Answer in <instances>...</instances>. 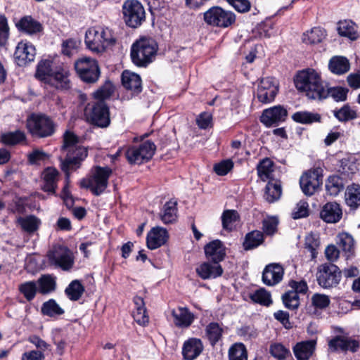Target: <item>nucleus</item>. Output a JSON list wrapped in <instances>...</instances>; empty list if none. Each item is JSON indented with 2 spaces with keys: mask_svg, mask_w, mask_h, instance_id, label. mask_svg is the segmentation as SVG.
<instances>
[{
  "mask_svg": "<svg viewBox=\"0 0 360 360\" xmlns=\"http://www.w3.org/2000/svg\"><path fill=\"white\" fill-rule=\"evenodd\" d=\"M65 153V158L60 157V167L65 172L66 179L70 173L80 167L81 162L87 157V149L79 143V138L71 131H66L63 135V145L61 148Z\"/></svg>",
  "mask_w": 360,
  "mask_h": 360,
  "instance_id": "nucleus-1",
  "label": "nucleus"
},
{
  "mask_svg": "<svg viewBox=\"0 0 360 360\" xmlns=\"http://www.w3.org/2000/svg\"><path fill=\"white\" fill-rule=\"evenodd\" d=\"M295 84L297 90L304 92L310 99L322 100L326 94V82L313 69L300 71L296 76Z\"/></svg>",
  "mask_w": 360,
  "mask_h": 360,
  "instance_id": "nucleus-2",
  "label": "nucleus"
},
{
  "mask_svg": "<svg viewBox=\"0 0 360 360\" xmlns=\"http://www.w3.org/2000/svg\"><path fill=\"white\" fill-rule=\"evenodd\" d=\"M115 42L116 38L108 27H90L85 34L86 47L95 53L104 52L108 47L115 45Z\"/></svg>",
  "mask_w": 360,
  "mask_h": 360,
  "instance_id": "nucleus-3",
  "label": "nucleus"
},
{
  "mask_svg": "<svg viewBox=\"0 0 360 360\" xmlns=\"http://www.w3.org/2000/svg\"><path fill=\"white\" fill-rule=\"evenodd\" d=\"M111 174L112 169L108 167H94L89 176L81 180L80 186L90 189L94 195H99L106 189Z\"/></svg>",
  "mask_w": 360,
  "mask_h": 360,
  "instance_id": "nucleus-4",
  "label": "nucleus"
},
{
  "mask_svg": "<svg viewBox=\"0 0 360 360\" xmlns=\"http://www.w3.org/2000/svg\"><path fill=\"white\" fill-rule=\"evenodd\" d=\"M157 48L154 41L142 39L132 45L131 57L133 63L138 66H146L151 62Z\"/></svg>",
  "mask_w": 360,
  "mask_h": 360,
  "instance_id": "nucleus-5",
  "label": "nucleus"
},
{
  "mask_svg": "<svg viewBox=\"0 0 360 360\" xmlns=\"http://www.w3.org/2000/svg\"><path fill=\"white\" fill-rule=\"evenodd\" d=\"M206 24L212 27L226 28L236 22V15L230 11H226L220 6H212L203 14Z\"/></svg>",
  "mask_w": 360,
  "mask_h": 360,
  "instance_id": "nucleus-6",
  "label": "nucleus"
},
{
  "mask_svg": "<svg viewBox=\"0 0 360 360\" xmlns=\"http://www.w3.org/2000/svg\"><path fill=\"white\" fill-rule=\"evenodd\" d=\"M318 284L323 288L336 287L340 282L342 273L339 267L331 263H324L317 267L316 274Z\"/></svg>",
  "mask_w": 360,
  "mask_h": 360,
  "instance_id": "nucleus-7",
  "label": "nucleus"
},
{
  "mask_svg": "<svg viewBox=\"0 0 360 360\" xmlns=\"http://www.w3.org/2000/svg\"><path fill=\"white\" fill-rule=\"evenodd\" d=\"M124 20L132 28L139 27L146 19L143 5L137 0H127L122 6Z\"/></svg>",
  "mask_w": 360,
  "mask_h": 360,
  "instance_id": "nucleus-8",
  "label": "nucleus"
},
{
  "mask_svg": "<svg viewBox=\"0 0 360 360\" xmlns=\"http://www.w3.org/2000/svg\"><path fill=\"white\" fill-rule=\"evenodd\" d=\"M27 126L32 135L39 137L49 136L54 132L53 121L44 115H32L27 120Z\"/></svg>",
  "mask_w": 360,
  "mask_h": 360,
  "instance_id": "nucleus-9",
  "label": "nucleus"
},
{
  "mask_svg": "<svg viewBox=\"0 0 360 360\" xmlns=\"http://www.w3.org/2000/svg\"><path fill=\"white\" fill-rule=\"evenodd\" d=\"M156 150V146L150 141H146L139 147L132 146L126 151V158L130 164H141L150 160Z\"/></svg>",
  "mask_w": 360,
  "mask_h": 360,
  "instance_id": "nucleus-10",
  "label": "nucleus"
},
{
  "mask_svg": "<svg viewBox=\"0 0 360 360\" xmlns=\"http://www.w3.org/2000/svg\"><path fill=\"white\" fill-rule=\"evenodd\" d=\"M75 67L80 78L85 82L94 83L100 76L98 65L93 58H81L75 62Z\"/></svg>",
  "mask_w": 360,
  "mask_h": 360,
  "instance_id": "nucleus-11",
  "label": "nucleus"
},
{
  "mask_svg": "<svg viewBox=\"0 0 360 360\" xmlns=\"http://www.w3.org/2000/svg\"><path fill=\"white\" fill-rule=\"evenodd\" d=\"M85 115L89 122L99 127H106L110 122L108 108L102 101L96 102L91 107H86Z\"/></svg>",
  "mask_w": 360,
  "mask_h": 360,
  "instance_id": "nucleus-12",
  "label": "nucleus"
},
{
  "mask_svg": "<svg viewBox=\"0 0 360 360\" xmlns=\"http://www.w3.org/2000/svg\"><path fill=\"white\" fill-rule=\"evenodd\" d=\"M51 264L69 270L72 267L74 260L70 250L65 246L54 245L47 254Z\"/></svg>",
  "mask_w": 360,
  "mask_h": 360,
  "instance_id": "nucleus-13",
  "label": "nucleus"
},
{
  "mask_svg": "<svg viewBox=\"0 0 360 360\" xmlns=\"http://www.w3.org/2000/svg\"><path fill=\"white\" fill-rule=\"evenodd\" d=\"M322 184V176L316 170H308L300 177V185L307 195H314Z\"/></svg>",
  "mask_w": 360,
  "mask_h": 360,
  "instance_id": "nucleus-14",
  "label": "nucleus"
},
{
  "mask_svg": "<svg viewBox=\"0 0 360 360\" xmlns=\"http://www.w3.org/2000/svg\"><path fill=\"white\" fill-rule=\"evenodd\" d=\"M278 92V85L272 77L261 79L258 85L257 96L262 103L271 102Z\"/></svg>",
  "mask_w": 360,
  "mask_h": 360,
  "instance_id": "nucleus-15",
  "label": "nucleus"
},
{
  "mask_svg": "<svg viewBox=\"0 0 360 360\" xmlns=\"http://www.w3.org/2000/svg\"><path fill=\"white\" fill-rule=\"evenodd\" d=\"M359 347L358 341L342 335H337L328 342V348L330 352L350 351L355 352Z\"/></svg>",
  "mask_w": 360,
  "mask_h": 360,
  "instance_id": "nucleus-16",
  "label": "nucleus"
},
{
  "mask_svg": "<svg viewBox=\"0 0 360 360\" xmlns=\"http://www.w3.org/2000/svg\"><path fill=\"white\" fill-rule=\"evenodd\" d=\"M46 84L58 89L70 88L69 70L67 66H57L48 79Z\"/></svg>",
  "mask_w": 360,
  "mask_h": 360,
  "instance_id": "nucleus-17",
  "label": "nucleus"
},
{
  "mask_svg": "<svg viewBox=\"0 0 360 360\" xmlns=\"http://www.w3.org/2000/svg\"><path fill=\"white\" fill-rule=\"evenodd\" d=\"M286 116L287 110L278 105L264 110L260 120L266 126L270 127L284 121Z\"/></svg>",
  "mask_w": 360,
  "mask_h": 360,
  "instance_id": "nucleus-18",
  "label": "nucleus"
},
{
  "mask_svg": "<svg viewBox=\"0 0 360 360\" xmlns=\"http://www.w3.org/2000/svg\"><path fill=\"white\" fill-rule=\"evenodd\" d=\"M35 54V48L32 44L20 41L16 46L14 57L19 65H23L27 62L34 60Z\"/></svg>",
  "mask_w": 360,
  "mask_h": 360,
  "instance_id": "nucleus-19",
  "label": "nucleus"
},
{
  "mask_svg": "<svg viewBox=\"0 0 360 360\" xmlns=\"http://www.w3.org/2000/svg\"><path fill=\"white\" fill-rule=\"evenodd\" d=\"M195 271L200 278L203 280H207L221 276L224 271L219 263L205 262L196 268Z\"/></svg>",
  "mask_w": 360,
  "mask_h": 360,
  "instance_id": "nucleus-20",
  "label": "nucleus"
},
{
  "mask_svg": "<svg viewBox=\"0 0 360 360\" xmlns=\"http://www.w3.org/2000/svg\"><path fill=\"white\" fill-rule=\"evenodd\" d=\"M283 268L278 264L267 265L263 271L262 281L266 285H274L283 278Z\"/></svg>",
  "mask_w": 360,
  "mask_h": 360,
  "instance_id": "nucleus-21",
  "label": "nucleus"
},
{
  "mask_svg": "<svg viewBox=\"0 0 360 360\" xmlns=\"http://www.w3.org/2000/svg\"><path fill=\"white\" fill-rule=\"evenodd\" d=\"M342 209L335 202L325 204L320 212L321 218L326 223H337L342 218Z\"/></svg>",
  "mask_w": 360,
  "mask_h": 360,
  "instance_id": "nucleus-22",
  "label": "nucleus"
},
{
  "mask_svg": "<svg viewBox=\"0 0 360 360\" xmlns=\"http://www.w3.org/2000/svg\"><path fill=\"white\" fill-rule=\"evenodd\" d=\"M168 238L167 231L162 227L153 228L147 235L146 243L150 250H155L164 245Z\"/></svg>",
  "mask_w": 360,
  "mask_h": 360,
  "instance_id": "nucleus-23",
  "label": "nucleus"
},
{
  "mask_svg": "<svg viewBox=\"0 0 360 360\" xmlns=\"http://www.w3.org/2000/svg\"><path fill=\"white\" fill-rule=\"evenodd\" d=\"M203 345L198 338H191L186 340L182 347V354L185 360H194L202 352Z\"/></svg>",
  "mask_w": 360,
  "mask_h": 360,
  "instance_id": "nucleus-24",
  "label": "nucleus"
},
{
  "mask_svg": "<svg viewBox=\"0 0 360 360\" xmlns=\"http://www.w3.org/2000/svg\"><path fill=\"white\" fill-rule=\"evenodd\" d=\"M316 346L315 340L297 342L292 348L297 360H309L313 355Z\"/></svg>",
  "mask_w": 360,
  "mask_h": 360,
  "instance_id": "nucleus-25",
  "label": "nucleus"
},
{
  "mask_svg": "<svg viewBox=\"0 0 360 360\" xmlns=\"http://www.w3.org/2000/svg\"><path fill=\"white\" fill-rule=\"evenodd\" d=\"M205 253L208 259L217 263L222 261L226 255L225 248L219 240H213L207 244L205 246Z\"/></svg>",
  "mask_w": 360,
  "mask_h": 360,
  "instance_id": "nucleus-26",
  "label": "nucleus"
},
{
  "mask_svg": "<svg viewBox=\"0 0 360 360\" xmlns=\"http://www.w3.org/2000/svg\"><path fill=\"white\" fill-rule=\"evenodd\" d=\"M174 324L180 328H188L193 320L194 315L187 308L179 307L172 311Z\"/></svg>",
  "mask_w": 360,
  "mask_h": 360,
  "instance_id": "nucleus-27",
  "label": "nucleus"
},
{
  "mask_svg": "<svg viewBox=\"0 0 360 360\" xmlns=\"http://www.w3.org/2000/svg\"><path fill=\"white\" fill-rule=\"evenodd\" d=\"M122 82L127 89L131 91L134 94L141 91V79L136 73L124 70L122 75Z\"/></svg>",
  "mask_w": 360,
  "mask_h": 360,
  "instance_id": "nucleus-28",
  "label": "nucleus"
},
{
  "mask_svg": "<svg viewBox=\"0 0 360 360\" xmlns=\"http://www.w3.org/2000/svg\"><path fill=\"white\" fill-rule=\"evenodd\" d=\"M17 223L22 230L29 235H32L39 229L41 221L34 215L20 217L17 219Z\"/></svg>",
  "mask_w": 360,
  "mask_h": 360,
  "instance_id": "nucleus-29",
  "label": "nucleus"
},
{
  "mask_svg": "<svg viewBox=\"0 0 360 360\" xmlns=\"http://www.w3.org/2000/svg\"><path fill=\"white\" fill-rule=\"evenodd\" d=\"M16 26L20 30L30 34L39 32L42 30L41 24L30 15L22 18L16 23Z\"/></svg>",
  "mask_w": 360,
  "mask_h": 360,
  "instance_id": "nucleus-30",
  "label": "nucleus"
},
{
  "mask_svg": "<svg viewBox=\"0 0 360 360\" xmlns=\"http://www.w3.org/2000/svg\"><path fill=\"white\" fill-rule=\"evenodd\" d=\"M58 172L56 169L49 167L43 172V190L49 193H55L58 181Z\"/></svg>",
  "mask_w": 360,
  "mask_h": 360,
  "instance_id": "nucleus-31",
  "label": "nucleus"
},
{
  "mask_svg": "<svg viewBox=\"0 0 360 360\" xmlns=\"http://www.w3.org/2000/svg\"><path fill=\"white\" fill-rule=\"evenodd\" d=\"M338 245L345 252L347 258H349L354 253V240L353 237L347 233H341L338 236Z\"/></svg>",
  "mask_w": 360,
  "mask_h": 360,
  "instance_id": "nucleus-32",
  "label": "nucleus"
},
{
  "mask_svg": "<svg viewBox=\"0 0 360 360\" xmlns=\"http://www.w3.org/2000/svg\"><path fill=\"white\" fill-rule=\"evenodd\" d=\"M338 32L340 35L348 37L351 40H356L359 37L357 27L351 20L340 21L338 24Z\"/></svg>",
  "mask_w": 360,
  "mask_h": 360,
  "instance_id": "nucleus-33",
  "label": "nucleus"
},
{
  "mask_svg": "<svg viewBox=\"0 0 360 360\" xmlns=\"http://www.w3.org/2000/svg\"><path fill=\"white\" fill-rule=\"evenodd\" d=\"M329 69L336 75H342L349 70V60L342 56H334L329 62Z\"/></svg>",
  "mask_w": 360,
  "mask_h": 360,
  "instance_id": "nucleus-34",
  "label": "nucleus"
},
{
  "mask_svg": "<svg viewBox=\"0 0 360 360\" xmlns=\"http://www.w3.org/2000/svg\"><path fill=\"white\" fill-rule=\"evenodd\" d=\"M56 66L49 60H41L37 65L36 77L46 83Z\"/></svg>",
  "mask_w": 360,
  "mask_h": 360,
  "instance_id": "nucleus-35",
  "label": "nucleus"
},
{
  "mask_svg": "<svg viewBox=\"0 0 360 360\" xmlns=\"http://www.w3.org/2000/svg\"><path fill=\"white\" fill-rule=\"evenodd\" d=\"M345 200L348 206L356 208L360 205V185L353 184L347 186Z\"/></svg>",
  "mask_w": 360,
  "mask_h": 360,
  "instance_id": "nucleus-36",
  "label": "nucleus"
},
{
  "mask_svg": "<svg viewBox=\"0 0 360 360\" xmlns=\"http://www.w3.org/2000/svg\"><path fill=\"white\" fill-rule=\"evenodd\" d=\"M274 163L269 158H264L257 165V174L263 181L266 180L272 181Z\"/></svg>",
  "mask_w": 360,
  "mask_h": 360,
  "instance_id": "nucleus-37",
  "label": "nucleus"
},
{
  "mask_svg": "<svg viewBox=\"0 0 360 360\" xmlns=\"http://www.w3.org/2000/svg\"><path fill=\"white\" fill-rule=\"evenodd\" d=\"M176 202L169 201L163 207L162 213L160 214L164 224H171L176 220Z\"/></svg>",
  "mask_w": 360,
  "mask_h": 360,
  "instance_id": "nucleus-38",
  "label": "nucleus"
},
{
  "mask_svg": "<svg viewBox=\"0 0 360 360\" xmlns=\"http://www.w3.org/2000/svg\"><path fill=\"white\" fill-rule=\"evenodd\" d=\"M282 193L281 184L277 182L269 181L265 188L264 198L269 202H274L278 200Z\"/></svg>",
  "mask_w": 360,
  "mask_h": 360,
  "instance_id": "nucleus-39",
  "label": "nucleus"
},
{
  "mask_svg": "<svg viewBox=\"0 0 360 360\" xmlns=\"http://www.w3.org/2000/svg\"><path fill=\"white\" fill-rule=\"evenodd\" d=\"M326 188L328 195L336 196L344 188L343 181L338 176H330L326 181Z\"/></svg>",
  "mask_w": 360,
  "mask_h": 360,
  "instance_id": "nucleus-40",
  "label": "nucleus"
},
{
  "mask_svg": "<svg viewBox=\"0 0 360 360\" xmlns=\"http://www.w3.org/2000/svg\"><path fill=\"white\" fill-rule=\"evenodd\" d=\"M340 170L342 173L349 175L359 171V164L353 155L344 158L340 160Z\"/></svg>",
  "mask_w": 360,
  "mask_h": 360,
  "instance_id": "nucleus-41",
  "label": "nucleus"
},
{
  "mask_svg": "<svg viewBox=\"0 0 360 360\" xmlns=\"http://www.w3.org/2000/svg\"><path fill=\"white\" fill-rule=\"evenodd\" d=\"M325 37L324 30L321 27H314L303 34L302 40L307 44H317L321 42Z\"/></svg>",
  "mask_w": 360,
  "mask_h": 360,
  "instance_id": "nucleus-42",
  "label": "nucleus"
},
{
  "mask_svg": "<svg viewBox=\"0 0 360 360\" xmlns=\"http://www.w3.org/2000/svg\"><path fill=\"white\" fill-rule=\"evenodd\" d=\"M18 290L27 301H32L39 291L37 283L35 281H26L18 286Z\"/></svg>",
  "mask_w": 360,
  "mask_h": 360,
  "instance_id": "nucleus-43",
  "label": "nucleus"
},
{
  "mask_svg": "<svg viewBox=\"0 0 360 360\" xmlns=\"http://www.w3.org/2000/svg\"><path fill=\"white\" fill-rule=\"evenodd\" d=\"M39 292L41 294H47L53 291L56 288L55 278L51 275H43L38 280Z\"/></svg>",
  "mask_w": 360,
  "mask_h": 360,
  "instance_id": "nucleus-44",
  "label": "nucleus"
},
{
  "mask_svg": "<svg viewBox=\"0 0 360 360\" xmlns=\"http://www.w3.org/2000/svg\"><path fill=\"white\" fill-rule=\"evenodd\" d=\"M250 298L252 302L264 306H269L272 303L270 292L264 288H259L255 290L250 295Z\"/></svg>",
  "mask_w": 360,
  "mask_h": 360,
  "instance_id": "nucleus-45",
  "label": "nucleus"
},
{
  "mask_svg": "<svg viewBox=\"0 0 360 360\" xmlns=\"http://www.w3.org/2000/svg\"><path fill=\"white\" fill-rule=\"evenodd\" d=\"M229 360H248V353L243 343H235L229 349Z\"/></svg>",
  "mask_w": 360,
  "mask_h": 360,
  "instance_id": "nucleus-46",
  "label": "nucleus"
},
{
  "mask_svg": "<svg viewBox=\"0 0 360 360\" xmlns=\"http://www.w3.org/2000/svg\"><path fill=\"white\" fill-rule=\"evenodd\" d=\"M84 291V286L77 280L72 281L65 289V293L69 299L74 301L78 300L82 297Z\"/></svg>",
  "mask_w": 360,
  "mask_h": 360,
  "instance_id": "nucleus-47",
  "label": "nucleus"
},
{
  "mask_svg": "<svg viewBox=\"0 0 360 360\" xmlns=\"http://www.w3.org/2000/svg\"><path fill=\"white\" fill-rule=\"evenodd\" d=\"M263 242V234L259 231L248 233L243 243L245 250H251L259 246Z\"/></svg>",
  "mask_w": 360,
  "mask_h": 360,
  "instance_id": "nucleus-48",
  "label": "nucleus"
},
{
  "mask_svg": "<svg viewBox=\"0 0 360 360\" xmlns=\"http://www.w3.org/2000/svg\"><path fill=\"white\" fill-rule=\"evenodd\" d=\"M41 312L49 316H55L63 314L64 313V310L54 300H49L43 304Z\"/></svg>",
  "mask_w": 360,
  "mask_h": 360,
  "instance_id": "nucleus-49",
  "label": "nucleus"
},
{
  "mask_svg": "<svg viewBox=\"0 0 360 360\" xmlns=\"http://www.w3.org/2000/svg\"><path fill=\"white\" fill-rule=\"evenodd\" d=\"M320 115L317 113H312L307 111L295 112L292 115V119L302 124H310L320 120Z\"/></svg>",
  "mask_w": 360,
  "mask_h": 360,
  "instance_id": "nucleus-50",
  "label": "nucleus"
},
{
  "mask_svg": "<svg viewBox=\"0 0 360 360\" xmlns=\"http://www.w3.org/2000/svg\"><path fill=\"white\" fill-rule=\"evenodd\" d=\"M326 94L323 97V99L326 98L328 96H331L337 101H345L347 98V94L348 90L342 87H329L328 84L326 82Z\"/></svg>",
  "mask_w": 360,
  "mask_h": 360,
  "instance_id": "nucleus-51",
  "label": "nucleus"
},
{
  "mask_svg": "<svg viewBox=\"0 0 360 360\" xmlns=\"http://www.w3.org/2000/svg\"><path fill=\"white\" fill-rule=\"evenodd\" d=\"M206 334L211 344L214 345L220 340L222 328L217 323H210L206 328Z\"/></svg>",
  "mask_w": 360,
  "mask_h": 360,
  "instance_id": "nucleus-52",
  "label": "nucleus"
},
{
  "mask_svg": "<svg viewBox=\"0 0 360 360\" xmlns=\"http://www.w3.org/2000/svg\"><path fill=\"white\" fill-rule=\"evenodd\" d=\"M238 219V212L233 210H225L221 216L222 226L224 229L232 230L233 224Z\"/></svg>",
  "mask_w": 360,
  "mask_h": 360,
  "instance_id": "nucleus-53",
  "label": "nucleus"
},
{
  "mask_svg": "<svg viewBox=\"0 0 360 360\" xmlns=\"http://www.w3.org/2000/svg\"><path fill=\"white\" fill-rule=\"evenodd\" d=\"M283 304L289 309H297L300 305V297L295 291H288L282 296Z\"/></svg>",
  "mask_w": 360,
  "mask_h": 360,
  "instance_id": "nucleus-54",
  "label": "nucleus"
},
{
  "mask_svg": "<svg viewBox=\"0 0 360 360\" xmlns=\"http://www.w3.org/2000/svg\"><path fill=\"white\" fill-rule=\"evenodd\" d=\"M25 134L20 131L9 132L1 136V141L6 145H15L25 139Z\"/></svg>",
  "mask_w": 360,
  "mask_h": 360,
  "instance_id": "nucleus-55",
  "label": "nucleus"
},
{
  "mask_svg": "<svg viewBox=\"0 0 360 360\" xmlns=\"http://www.w3.org/2000/svg\"><path fill=\"white\" fill-rule=\"evenodd\" d=\"M115 91V86L111 82H106L94 95L96 98L103 101L104 99L111 96Z\"/></svg>",
  "mask_w": 360,
  "mask_h": 360,
  "instance_id": "nucleus-56",
  "label": "nucleus"
},
{
  "mask_svg": "<svg viewBox=\"0 0 360 360\" xmlns=\"http://www.w3.org/2000/svg\"><path fill=\"white\" fill-rule=\"evenodd\" d=\"M335 116L341 122H347L356 118V111L348 105H345L335 112Z\"/></svg>",
  "mask_w": 360,
  "mask_h": 360,
  "instance_id": "nucleus-57",
  "label": "nucleus"
},
{
  "mask_svg": "<svg viewBox=\"0 0 360 360\" xmlns=\"http://www.w3.org/2000/svg\"><path fill=\"white\" fill-rule=\"evenodd\" d=\"M270 353L274 357L278 360H283L290 354V351L283 345L274 343L270 347Z\"/></svg>",
  "mask_w": 360,
  "mask_h": 360,
  "instance_id": "nucleus-58",
  "label": "nucleus"
},
{
  "mask_svg": "<svg viewBox=\"0 0 360 360\" xmlns=\"http://www.w3.org/2000/svg\"><path fill=\"white\" fill-rule=\"evenodd\" d=\"M9 37V27L4 15H0V47L7 43Z\"/></svg>",
  "mask_w": 360,
  "mask_h": 360,
  "instance_id": "nucleus-59",
  "label": "nucleus"
},
{
  "mask_svg": "<svg viewBox=\"0 0 360 360\" xmlns=\"http://www.w3.org/2000/svg\"><path fill=\"white\" fill-rule=\"evenodd\" d=\"M79 41L75 39H68L62 44V53L68 56L72 55L77 49Z\"/></svg>",
  "mask_w": 360,
  "mask_h": 360,
  "instance_id": "nucleus-60",
  "label": "nucleus"
},
{
  "mask_svg": "<svg viewBox=\"0 0 360 360\" xmlns=\"http://www.w3.org/2000/svg\"><path fill=\"white\" fill-rule=\"evenodd\" d=\"M313 306L319 309H324L330 304V298L324 294L316 293L311 297Z\"/></svg>",
  "mask_w": 360,
  "mask_h": 360,
  "instance_id": "nucleus-61",
  "label": "nucleus"
},
{
  "mask_svg": "<svg viewBox=\"0 0 360 360\" xmlns=\"http://www.w3.org/2000/svg\"><path fill=\"white\" fill-rule=\"evenodd\" d=\"M309 215V205L307 202L300 201L295 207L292 216L295 219L306 217Z\"/></svg>",
  "mask_w": 360,
  "mask_h": 360,
  "instance_id": "nucleus-62",
  "label": "nucleus"
},
{
  "mask_svg": "<svg viewBox=\"0 0 360 360\" xmlns=\"http://www.w3.org/2000/svg\"><path fill=\"white\" fill-rule=\"evenodd\" d=\"M233 163L231 160H225L214 166V171L219 176H224L229 173L233 168Z\"/></svg>",
  "mask_w": 360,
  "mask_h": 360,
  "instance_id": "nucleus-63",
  "label": "nucleus"
},
{
  "mask_svg": "<svg viewBox=\"0 0 360 360\" xmlns=\"http://www.w3.org/2000/svg\"><path fill=\"white\" fill-rule=\"evenodd\" d=\"M134 321L140 326H145L148 323L149 317L146 308L136 309L133 312Z\"/></svg>",
  "mask_w": 360,
  "mask_h": 360,
  "instance_id": "nucleus-64",
  "label": "nucleus"
}]
</instances>
